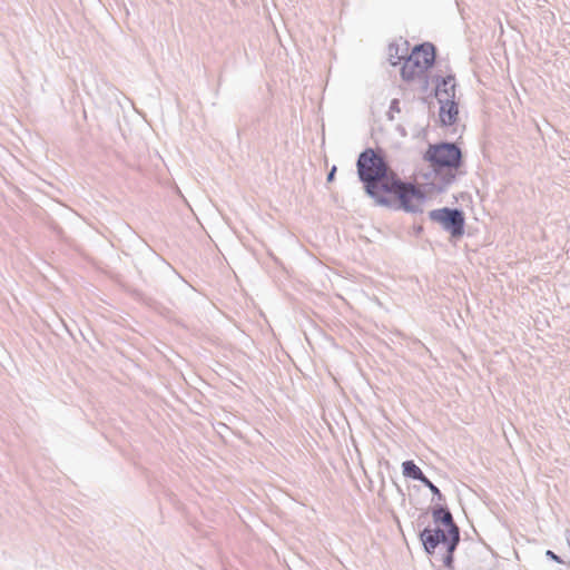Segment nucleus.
<instances>
[{
    "label": "nucleus",
    "mask_w": 570,
    "mask_h": 570,
    "mask_svg": "<svg viewBox=\"0 0 570 570\" xmlns=\"http://www.w3.org/2000/svg\"><path fill=\"white\" fill-rule=\"evenodd\" d=\"M357 171L361 180L366 184L367 193L377 204L405 212L422 210L426 200L424 191L389 173L384 159L373 149H366L360 155Z\"/></svg>",
    "instance_id": "f257e3e1"
},
{
    "label": "nucleus",
    "mask_w": 570,
    "mask_h": 570,
    "mask_svg": "<svg viewBox=\"0 0 570 570\" xmlns=\"http://www.w3.org/2000/svg\"><path fill=\"white\" fill-rule=\"evenodd\" d=\"M434 529H425L421 539L428 552H433L436 547L443 546L448 551L444 560L448 567L452 563V553L460 540L459 529L454 524L452 514L445 509H438L433 512Z\"/></svg>",
    "instance_id": "f03ea898"
},
{
    "label": "nucleus",
    "mask_w": 570,
    "mask_h": 570,
    "mask_svg": "<svg viewBox=\"0 0 570 570\" xmlns=\"http://www.w3.org/2000/svg\"><path fill=\"white\" fill-rule=\"evenodd\" d=\"M435 60V48L431 43L415 46L403 62L401 76L403 80L412 81L425 75Z\"/></svg>",
    "instance_id": "7ed1b4c3"
},
{
    "label": "nucleus",
    "mask_w": 570,
    "mask_h": 570,
    "mask_svg": "<svg viewBox=\"0 0 570 570\" xmlns=\"http://www.w3.org/2000/svg\"><path fill=\"white\" fill-rule=\"evenodd\" d=\"M425 159L436 171L458 168L461 163V151L454 144L430 146Z\"/></svg>",
    "instance_id": "20e7f679"
},
{
    "label": "nucleus",
    "mask_w": 570,
    "mask_h": 570,
    "mask_svg": "<svg viewBox=\"0 0 570 570\" xmlns=\"http://www.w3.org/2000/svg\"><path fill=\"white\" fill-rule=\"evenodd\" d=\"M430 218L440 223L453 237H460L464 230V217L456 209L442 208L430 213Z\"/></svg>",
    "instance_id": "39448f33"
},
{
    "label": "nucleus",
    "mask_w": 570,
    "mask_h": 570,
    "mask_svg": "<svg viewBox=\"0 0 570 570\" xmlns=\"http://www.w3.org/2000/svg\"><path fill=\"white\" fill-rule=\"evenodd\" d=\"M435 96H436L439 102L453 100L454 96H455L454 78L449 76V77L442 79V81L440 83H438V86H436Z\"/></svg>",
    "instance_id": "423d86ee"
},
{
    "label": "nucleus",
    "mask_w": 570,
    "mask_h": 570,
    "mask_svg": "<svg viewBox=\"0 0 570 570\" xmlns=\"http://www.w3.org/2000/svg\"><path fill=\"white\" fill-rule=\"evenodd\" d=\"M440 119L443 125H452L455 122L459 109L454 100H448L440 102Z\"/></svg>",
    "instance_id": "0eeeda50"
},
{
    "label": "nucleus",
    "mask_w": 570,
    "mask_h": 570,
    "mask_svg": "<svg viewBox=\"0 0 570 570\" xmlns=\"http://www.w3.org/2000/svg\"><path fill=\"white\" fill-rule=\"evenodd\" d=\"M404 476H409L419 481L424 479L421 469L413 461H405L402 464Z\"/></svg>",
    "instance_id": "6e6552de"
},
{
    "label": "nucleus",
    "mask_w": 570,
    "mask_h": 570,
    "mask_svg": "<svg viewBox=\"0 0 570 570\" xmlns=\"http://www.w3.org/2000/svg\"><path fill=\"white\" fill-rule=\"evenodd\" d=\"M423 484H425L434 494L441 495L440 490L426 478L421 481Z\"/></svg>",
    "instance_id": "1a4fd4ad"
},
{
    "label": "nucleus",
    "mask_w": 570,
    "mask_h": 570,
    "mask_svg": "<svg viewBox=\"0 0 570 570\" xmlns=\"http://www.w3.org/2000/svg\"><path fill=\"white\" fill-rule=\"evenodd\" d=\"M547 556H548L550 559H552V560H554L556 562H558V563H561V562H562V561H561V559H560L557 554H554L552 551H550V550H548V551H547Z\"/></svg>",
    "instance_id": "9d476101"
},
{
    "label": "nucleus",
    "mask_w": 570,
    "mask_h": 570,
    "mask_svg": "<svg viewBox=\"0 0 570 570\" xmlns=\"http://www.w3.org/2000/svg\"><path fill=\"white\" fill-rule=\"evenodd\" d=\"M335 170H336V168L333 167V169L331 170V173L327 176L328 181H332L334 179Z\"/></svg>",
    "instance_id": "9b49d317"
},
{
    "label": "nucleus",
    "mask_w": 570,
    "mask_h": 570,
    "mask_svg": "<svg viewBox=\"0 0 570 570\" xmlns=\"http://www.w3.org/2000/svg\"><path fill=\"white\" fill-rule=\"evenodd\" d=\"M568 543L570 544V535L568 537Z\"/></svg>",
    "instance_id": "f8f14e48"
}]
</instances>
